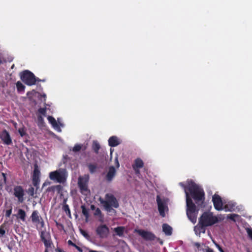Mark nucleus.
Returning <instances> with one entry per match:
<instances>
[{
  "label": "nucleus",
  "instance_id": "nucleus-1",
  "mask_svg": "<svg viewBox=\"0 0 252 252\" xmlns=\"http://www.w3.org/2000/svg\"><path fill=\"white\" fill-rule=\"evenodd\" d=\"M180 185L184 188L186 193L187 208V215L189 220L194 223L196 221L198 212L196 210L195 205L192 202L191 199L189 198L187 189L189 190L191 195L196 201L202 200L204 198V192L200 188L191 181H188V188L185 187L182 183H180Z\"/></svg>",
  "mask_w": 252,
  "mask_h": 252
},
{
  "label": "nucleus",
  "instance_id": "nucleus-2",
  "mask_svg": "<svg viewBox=\"0 0 252 252\" xmlns=\"http://www.w3.org/2000/svg\"><path fill=\"white\" fill-rule=\"evenodd\" d=\"M100 203L103 205L105 210L109 213L114 212L113 208H117L119 207V203L116 198L112 194H107L105 199L99 198Z\"/></svg>",
  "mask_w": 252,
  "mask_h": 252
},
{
  "label": "nucleus",
  "instance_id": "nucleus-3",
  "mask_svg": "<svg viewBox=\"0 0 252 252\" xmlns=\"http://www.w3.org/2000/svg\"><path fill=\"white\" fill-rule=\"evenodd\" d=\"M67 177V173L64 169H59L51 172L49 174V178L51 180L60 183L65 182Z\"/></svg>",
  "mask_w": 252,
  "mask_h": 252
},
{
  "label": "nucleus",
  "instance_id": "nucleus-4",
  "mask_svg": "<svg viewBox=\"0 0 252 252\" xmlns=\"http://www.w3.org/2000/svg\"><path fill=\"white\" fill-rule=\"evenodd\" d=\"M218 221V219L210 212H205L202 214L199 220V224L208 226L212 225Z\"/></svg>",
  "mask_w": 252,
  "mask_h": 252
},
{
  "label": "nucleus",
  "instance_id": "nucleus-5",
  "mask_svg": "<svg viewBox=\"0 0 252 252\" xmlns=\"http://www.w3.org/2000/svg\"><path fill=\"white\" fill-rule=\"evenodd\" d=\"M89 180V175H85L83 176H80L78 181V185L81 193L86 195L90 193V190L88 188Z\"/></svg>",
  "mask_w": 252,
  "mask_h": 252
},
{
  "label": "nucleus",
  "instance_id": "nucleus-6",
  "mask_svg": "<svg viewBox=\"0 0 252 252\" xmlns=\"http://www.w3.org/2000/svg\"><path fill=\"white\" fill-rule=\"evenodd\" d=\"M21 78L25 83L29 86L34 85L36 82L34 75L28 70H25L21 73Z\"/></svg>",
  "mask_w": 252,
  "mask_h": 252
},
{
  "label": "nucleus",
  "instance_id": "nucleus-7",
  "mask_svg": "<svg viewBox=\"0 0 252 252\" xmlns=\"http://www.w3.org/2000/svg\"><path fill=\"white\" fill-rule=\"evenodd\" d=\"M157 201L159 214L162 217H164L165 216V212L168 211L167 205L168 199L160 198L159 196H157Z\"/></svg>",
  "mask_w": 252,
  "mask_h": 252
},
{
  "label": "nucleus",
  "instance_id": "nucleus-8",
  "mask_svg": "<svg viewBox=\"0 0 252 252\" xmlns=\"http://www.w3.org/2000/svg\"><path fill=\"white\" fill-rule=\"evenodd\" d=\"M97 234L101 238H106L109 234L108 227L104 224L100 225L96 229Z\"/></svg>",
  "mask_w": 252,
  "mask_h": 252
},
{
  "label": "nucleus",
  "instance_id": "nucleus-9",
  "mask_svg": "<svg viewBox=\"0 0 252 252\" xmlns=\"http://www.w3.org/2000/svg\"><path fill=\"white\" fill-rule=\"evenodd\" d=\"M213 202L216 210L218 211L223 210L224 203H222L221 198L218 195L215 194L213 196Z\"/></svg>",
  "mask_w": 252,
  "mask_h": 252
},
{
  "label": "nucleus",
  "instance_id": "nucleus-10",
  "mask_svg": "<svg viewBox=\"0 0 252 252\" xmlns=\"http://www.w3.org/2000/svg\"><path fill=\"white\" fill-rule=\"evenodd\" d=\"M134 232L137 233L142 238L147 240H154L155 238V236L153 234L147 231L136 229L134 230Z\"/></svg>",
  "mask_w": 252,
  "mask_h": 252
},
{
  "label": "nucleus",
  "instance_id": "nucleus-11",
  "mask_svg": "<svg viewBox=\"0 0 252 252\" xmlns=\"http://www.w3.org/2000/svg\"><path fill=\"white\" fill-rule=\"evenodd\" d=\"M48 120L55 129H56L59 132L61 131V127L63 126V125L60 121V119H58L57 122L53 117L48 116Z\"/></svg>",
  "mask_w": 252,
  "mask_h": 252
},
{
  "label": "nucleus",
  "instance_id": "nucleus-12",
  "mask_svg": "<svg viewBox=\"0 0 252 252\" xmlns=\"http://www.w3.org/2000/svg\"><path fill=\"white\" fill-rule=\"evenodd\" d=\"M14 194L18 198V201L22 202L24 200L23 196L24 191L22 188L20 186H17L14 189Z\"/></svg>",
  "mask_w": 252,
  "mask_h": 252
},
{
  "label": "nucleus",
  "instance_id": "nucleus-13",
  "mask_svg": "<svg viewBox=\"0 0 252 252\" xmlns=\"http://www.w3.org/2000/svg\"><path fill=\"white\" fill-rule=\"evenodd\" d=\"M31 218L32 221L35 223L36 225L40 224L42 227L43 226V222L37 211H34L32 215Z\"/></svg>",
  "mask_w": 252,
  "mask_h": 252
},
{
  "label": "nucleus",
  "instance_id": "nucleus-14",
  "mask_svg": "<svg viewBox=\"0 0 252 252\" xmlns=\"http://www.w3.org/2000/svg\"><path fill=\"white\" fill-rule=\"evenodd\" d=\"M41 238L44 242L45 246L47 247H50L52 245L51 237L48 232H42L41 235Z\"/></svg>",
  "mask_w": 252,
  "mask_h": 252
},
{
  "label": "nucleus",
  "instance_id": "nucleus-15",
  "mask_svg": "<svg viewBox=\"0 0 252 252\" xmlns=\"http://www.w3.org/2000/svg\"><path fill=\"white\" fill-rule=\"evenodd\" d=\"M0 138L5 144L9 145L11 143L12 141L10 135L6 130H4L2 132L0 135Z\"/></svg>",
  "mask_w": 252,
  "mask_h": 252
},
{
  "label": "nucleus",
  "instance_id": "nucleus-16",
  "mask_svg": "<svg viewBox=\"0 0 252 252\" xmlns=\"http://www.w3.org/2000/svg\"><path fill=\"white\" fill-rule=\"evenodd\" d=\"M144 165L143 161L140 158H136L134 160V163L132 167L136 174H139V169L142 168Z\"/></svg>",
  "mask_w": 252,
  "mask_h": 252
},
{
  "label": "nucleus",
  "instance_id": "nucleus-17",
  "mask_svg": "<svg viewBox=\"0 0 252 252\" xmlns=\"http://www.w3.org/2000/svg\"><path fill=\"white\" fill-rule=\"evenodd\" d=\"M236 203L233 201H230L227 202H224L223 210L226 211H233L235 210Z\"/></svg>",
  "mask_w": 252,
  "mask_h": 252
},
{
  "label": "nucleus",
  "instance_id": "nucleus-18",
  "mask_svg": "<svg viewBox=\"0 0 252 252\" xmlns=\"http://www.w3.org/2000/svg\"><path fill=\"white\" fill-rule=\"evenodd\" d=\"M116 172V169L113 166L109 167L106 174V179L108 181L110 182L115 177Z\"/></svg>",
  "mask_w": 252,
  "mask_h": 252
},
{
  "label": "nucleus",
  "instance_id": "nucleus-19",
  "mask_svg": "<svg viewBox=\"0 0 252 252\" xmlns=\"http://www.w3.org/2000/svg\"><path fill=\"white\" fill-rule=\"evenodd\" d=\"M109 145L111 147H115L120 144L119 139L116 136H112L108 140Z\"/></svg>",
  "mask_w": 252,
  "mask_h": 252
},
{
  "label": "nucleus",
  "instance_id": "nucleus-20",
  "mask_svg": "<svg viewBox=\"0 0 252 252\" xmlns=\"http://www.w3.org/2000/svg\"><path fill=\"white\" fill-rule=\"evenodd\" d=\"M204 226L201 225H196L194 227V230L196 235L200 236L201 233H204L205 229L204 228Z\"/></svg>",
  "mask_w": 252,
  "mask_h": 252
},
{
  "label": "nucleus",
  "instance_id": "nucleus-21",
  "mask_svg": "<svg viewBox=\"0 0 252 252\" xmlns=\"http://www.w3.org/2000/svg\"><path fill=\"white\" fill-rule=\"evenodd\" d=\"M113 230L117 235L119 237H123L124 236L125 228L123 226H119L114 228Z\"/></svg>",
  "mask_w": 252,
  "mask_h": 252
},
{
  "label": "nucleus",
  "instance_id": "nucleus-22",
  "mask_svg": "<svg viewBox=\"0 0 252 252\" xmlns=\"http://www.w3.org/2000/svg\"><path fill=\"white\" fill-rule=\"evenodd\" d=\"M162 230L167 235H170L172 234V229L171 226L167 224H163L162 225Z\"/></svg>",
  "mask_w": 252,
  "mask_h": 252
},
{
  "label": "nucleus",
  "instance_id": "nucleus-23",
  "mask_svg": "<svg viewBox=\"0 0 252 252\" xmlns=\"http://www.w3.org/2000/svg\"><path fill=\"white\" fill-rule=\"evenodd\" d=\"M18 217L20 218L23 221L25 220L26 213L25 212L22 210H18Z\"/></svg>",
  "mask_w": 252,
  "mask_h": 252
},
{
  "label": "nucleus",
  "instance_id": "nucleus-24",
  "mask_svg": "<svg viewBox=\"0 0 252 252\" xmlns=\"http://www.w3.org/2000/svg\"><path fill=\"white\" fill-rule=\"evenodd\" d=\"M93 148L96 153H97L100 149L99 144L96 141H94L93 144Z\"/></svg>",
  "mask_w": 252,
  "mask_h": 252
},
{
  "label": "nucleus",
  "instance_id": "nucleus-25",
  "mask_svg": "<svg viewBox=\"0 0 252 252\" xmlns=\"http://www.w3.org/2000/svg\"><path fill=\"white\" fill-rule=\"evenodd\" d=\"M83 148V146L80 144H76L74 145L72 149V151L74 152H77L80 151ZM84 149H85V148L84 147Z\"/></svg>",
  "mask_w": 252,
  "mask_h": 252
},
{
  "label": "nucleus",
  "instance_id": "nucleus-26",
  "mask_svg": "<svg viewBox=\"0 0 252 252\" xmlns=\"http://www.w3.org/2000/svg\"><path fill=\"white\" fill-rule=\"evenodd\" d=\"M18 132L20 135L23 137L26 134V130L24 127H19L18 129Z\"/></svg>",
  "mask_w": 252,
  "mask_h": 252
},
{
  "label": "nucleus",
  "instance_id": "nucleus-27",
  "mask_svg": "<svg viewBox=\"0 0 252 252\" xmlns=\"http://www.w3.org/2000/svg\"><path fill=\"white\" fill-rule=\"evenodd\" d=\"M82 210V213L83 215L86 217V221H88V210L86 209L84 206H81Z\"/></svg>",
  "mask_w": 252,
  "mask_h": 252
},
{
  "label": "nucleus",
  "instance_id": "nucleus-28",
  "mask_svg": "<svg viewBox=\"0 0 252 252\" xmlns=\"http://www.w3.org/2000/svg\"><path fill=\"white\" fill-rule=\"evenodd\" d=\"M88 168L91 173H94L96 169V166L94 164H89L88 165Z\"/></svg>",
  "mask_w": 252,
  "mask_h": 252
},
{
  "label": "nucleus",
  "instance_id": "nucleus-29",
  "mask_svg": "<svg viewBox=\"0 0 252 252\" xmlns=\"http://www.w3.org/2000/svg\"><path fill=\"white\" fill-rule=\"evenodd\" d=\"M195 245L197 247V250H196V252H206L205 250H203L202 248V246H204V245H200L198 243H196Z\"/></svg>",
  "mask_w": 252,
  "mask_h": 252
},
{
  "label": "nucleus",
  "instance_id": "nucleus-30",
  "mask_svg": "<svg viewBox=\"0 0 252 252\" xmlns=\"http://www.w3.org/2000/svg\"><path fill=\"white\" fill-rule=\"evenodd\" d=\"M16 86L18 90L19 91H24L25 89V86L20 82L17 83Z\"/></svg>",
  "mask_w": 252,
  "mask_h": 252
},
{
  "label": "nucleus",
  "instance_id": "nucleus-31",
  "mask_svg": "<svg viewBox=\"0 0 252 252\" xmlns=\"http://www.w3.org/2000/svg\"><path fill=\"white\" fill-rule=\"evenodd\" d=\"M46 111V108H40L38 110V112L40 114L43 115V116H45Z\"/></svg>",
  "mask_w": 252,
  "mask_h": 252
},
{
  "label": "nucleus",
  "instance_id": "nucleus-32",
  "mask_svg": "<svg viewBox=\"0 0 252 252\" xmlns=\"http://www.w3.org/2000/svg\"><path fill=\"white\" fill-rule=\"evenodd\" d=\"M5 228L4 226L1 225L0 226V235L3 236L5 234Z\"/></svg>",
  "mask_w": 252,
  "mask_h": 252
},
{
  "label": "nucleus",
  "instance_id": "nucleus-33",
  "mask_svg": "<svg viewBox=\"0 0 252 252\" xmlns=\"http://www.w3.org/2000/svg\"><path fill=\"white\" fill-rule=\"evenodd\" d=\"M202 248L205 250L206 252H214L213 251L206 246H202Z\"/></svg>",
  "mask_w": 252,
  "mask_h": 252
},
{
  "label": "nucleus",
  "instance_id": "nucleus-34",
  "mask_svg": "<svg viewBox=\"0 0 252 252\" xmlns=\"http://www.w3.org/2000/svg\"><path fill=\"white\" fill-rule=\"evenodd\" d=\"M39 175V172L36 171H34V174L33 176V182H35L36 180V179L38 178V176Z\"/></svg>",
  "mask_w": 252,
  "mask_h": 252
},
{
  "label": "nucleus",
  "instance_id": "nucleus-35",
  "mask_svg": "<svg viewBox=\"0 0 252 252\" xmlns=\"http://www.w3.org/2000/svg\"><path fill=\"white\" fill-rule=\"evenodd\" d=\"M115 164L117 168H118L120 167L118 156H117L115 158Z\"/></svg>",
  "mask_w": 252,
  "mask_h": 252
},
{
  "label": "nucleus",
  "instance_id": "nucleus-36",
  "mask_svg": "<svg viewBox=\"0 0 252 252\" xmlns=\"http://www.w3.org/2000/svg\"><path fill=\"white\" fill-rule=\"evenodd\" d=\"M101 214V211L98 208H97L95 210V212L94 213V215L95 216V217H97V216H98L99 215H100Z\"/></svg>",
  "mask_w": 252,
  "mask_h": 252
},
{
  "label": "nucleus",
  "instance_id": "nucleus-37",
  "mask_svg": "<svg viewBox=\"0 0 252 252\" xmlns=\"http://www.w3.org/2000/svg\"><path fill=\"white\" fill-rule=\"evenodd\" d=\"M38 121L39 125H42L43 124V118L41 115L38 116Z\"/></svg>",
  "mask_w": 252,
  "mask_h": 252
},
{
  "label": "nucleus",
  "instance_id": "nucleus-38",
  "mask_svg": "<svg viewBox=\"0 0 252 252\" xmlns=\"http://www.w3.org/2000/svg\"><path fill=\"white\" fill-rule=\"evenodd\" d=\"M28 192V193L30 195H31L32 196H33V194H34V189H33V188L31 187L30 189H29Z\"/></svg>",
  "mask_w": 252,
  "mask_h": 252
},
{
  "label": "nucleus",
  "instance_id": "nucleus-39",
  "mask_svg": "<svg viewBox=\"0 0 252 252\" xmlns=\"http://www.w3.org/2000/svg\"><path fill=\"white\" fill-rule=\"evenodd\" d=\"M97 218V219H98V220L101 222H104V218H103V215H102V214L98 216H97L96 217Z\"/></svg>",
  "mask_w": 252,
  "mask_h": 252
},
{
  "label": "nucleus",
  "instance_id": "nucleus-40",
  "mask_svg": "<svg viewBox=\"0 0 252 252\" xmlns=\"http://www.w3.org/2000/svg\"><path fill=\"white\" fill-rule=\"evenodd\" d=\"M246 230L249 236L252 239V229L250 228H247Z\"/></svg>",
  "mask_w": 252,
  "mask_h": 252
},
{
  "label": "nucleus",
  "instance_id": "nucleus-41",
  "mask_svg": "<svg viewBox=\"0 0 252 252\" xmlns=\"http://www.w3.org/2000/svg\"><path fill=\"white\" fill-rule=\"evenodd\" d=\"M11 212H12V209H11L6 211V216L7 217H9L10 215L11 214Z\"/></svg>",
  "mask_w": 252,
  "mask_h": 252
},
{
  "label": "nucleus",
  "instance_id": "nucleus-42",
  "mask_svg": "<svg viewBox=\"0 0 252 252\" xmlns=\"http://www.w3.org/2000/svg\"><path fill=\"white\" fill-rule=\"evenodd\" d=\"M214 243L215 244V245L218 248V249H219V250L220 252H224L219 245L215 243L214 242Z\"/></svg>",
  "mask_w": 252,
  "mask_h": 252
},
{
  "label": "nucleus",
  "instance_id": "nucleus-43",
  "mask_svg": "<svg viewBox=\"0 0 252 252\" xmlns=\"http://www.w3.org/2000/svg\"><path fill=\"white\" fill-rule=\"evenodd\" d=\"M81 233L82 234V235H83L85 237H86L88 236V234L84 231L81 230Z\"/></svg>",
  "mask_w": 252,
  "mask_h": 252
},
{
  "label": "nucleus",
  "instance_id": "nucleus-44",
  "mask_svg": "<svg viewBox=\"0 0 252 252\" xmlns=\"http://www.w3.org/2000/svg\"><path fill=\"white\" fill-rule=\"evenodd\" d=\"M68 244L69 245H72V246H76V245H75L74 244H73V243L72 242V241H70V240H69V241H68Z\"/></svg>",
  "mask_w": 252,
  "mask_h": 252
},
{
  "label": "nucleus",
  "instance_id": "nucleus-45",
  "mask_svg": "<svg viewBox=\"0 0 252 252\" xmlns=\"http://www.w3.org/2000/svg\"><path fill=\"white\" fill-rule=\"evenodd\" d=\"M74 247H75V248H76V249H77L79 252H82V250L81 249V248H80L78 247V246H77L76 245V246H74Z\"/></svg>",
  "mask_w": 252,
  "mask_h": 252
},
{
  "label": "nucleus",
  "instance_id": "nucleus-46",
  "mask_svg": "<svg viewBox=\"0 0 252 252\" xmlns=\"http://www.w3.org/2000/svg\"><path fill=\"white\" fill-rule=\"evenodd\" d=\"M13 125H14V126L15 128L16 129H18L19 127H18V125H17V124L16 123H13Z\"/></svg>",
  "mask_w": 252,
  "mask_h": 252
},
{
  "label": "nucleus",
  "instance_id": "nucleus-47",
  "mask_svg": "<svg viewBox=\"0 0 252 252\" xmlns=\"http://www.w3.org/2000/svg\"><path fill=\"white\" fill-rule=\"evenodd\" d=\"M89 252H102V251H94V250H89Z\"/></svg>",
  "mask_w": 252,
  "mask_h": 252
},
{
  "label": "nucleus",
  "instance_id": "nucleus-48",
  "mask_svg": "<svg viewBox=\"0 0 252 252\" xmlns=\"http://www.w3.org/2000/svg\"><path fill=\"white\" fill-rule=\"evenodd\" d=\"M112 152H113V151H112V149H111V153H110L111 156H112Z\"/></svg>",
  "mask_w": 252,
  "mask_h": 252
},
{
  "label": "nucleus",
  "instance_id": "nucleus-49",
  "mask_svg": "<svg viewBox=\"0 0 252 252\" xmlns=\"http://www.w3.org/2000/svg\"><path fill=\"white\" fill-rule=\"evenodd\" d=\"M59 252H64L63 251H62L61 250H59Z\"/></svg>",
  "mask_w": 252,
  "mask_h": 252
},
{
  "label": "nucleus",
  "instance_id": "nucleus-50",
  "mask_svg": "<svg viewBox=\"0 0 252 252\" xmlns=\"http://www.w3.org/2000/svg\"><path fill=\"white\" fill-rule=\"evenodd\" d=\"M247 252H251L249 250H247Z\"/></svg>",
  "mask_w": 252,
  "mask_h": 252
},
{
  "label": "nucleus",
  "instance_id": "nucleus-51",
  "mask_svg": "<svg viewBox=\"0 0 252 252\" xmlns=\"http://www.w3.org/2000/svg\"><path fill=\"white\" fill-rule=\"evenodd\" d=\"M45 252H48L47 250H46Z\"/></svg>",
  "mask_w": 252,
  "mask_h": 252
},
{
  "label": "nucleus",
  "instance_id": "nucleus-52",
  "mask_svg": "<svg viewBox=\"0 0 252 252\" xmlns=\"http://www.w3.org/2000/svg\"><path fill=\"white\" fill-rule=\"evenodd\" d=\"M118 252V251H117V252Z\"/></svg>",
  "mask_w": 252,
  "mask_h": 252
}]
</instances>
